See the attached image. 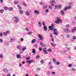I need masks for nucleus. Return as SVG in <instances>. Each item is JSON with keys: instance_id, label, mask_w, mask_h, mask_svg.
I'll use <instances>...</instances> for the list:
<instances>
[{"instance_id": "nucleus-1", "label": "nucleus", "mask_w": 76, "mask_h": 76, "mask_svg": "<svg viewBox=\"0 0 76 76\" xmlns=\"http://www.w3.org/2000/svg\"><path fill=\"white\" fill-rule=\"evenodd\" d=\"M64 31L67 32V33H69V32H70V31L67 28H64Z\"/></svg>"}, {"instance_id": "nucleus-2", "label": "nucleus", "mask_w": 76, "mask_h": 76, "mask_svg": "<svg viewBox=\"0 0 76 76\" xmlns=\"http://www.w3.org/2000/svg\"><path fill=\"white\" fill-rule=\"evenodd\" d=\"M60 22H61V19L60 18H58L57 20L55 21V23L56 24H58Z\"/></svg>"}, {"instance_id": "nucleus-3", "label": "nucleus", "mask_w": 76, "mask_h": 76, "mask_svg": "<svg viewBox=\"0 0 76 76\" xmlns=\"http://www.w3.org/2000/svg\"><path fill=\"white\" fill-rule=\"evenodd\" d=\"M43 51L45 54H48V52L47 51V49H46L45 48H44L43 49Z\"/></svg>"}, {"instance_id": "nucleus-4", "label": "nucleus", "mask_w": 76, "mask_h": 76, "mask_svg": "<svg viewBox=\"0 0 76 76\" xmlns=\"http://www.w3.org/2000/svg\"><path fill=\"white\" fill-rule=\"evenodd\" d=\"M9 33V31H7L6 32H5L3 33V35L4 36H7V34Z\"/></svg>"}, {"instance_id": "nucleus-5", "label": "nucleus", "mask_w": 76, "mask_h": 76, "mask_svg": "<svg viewBox=\"0 0 76 76\" xmlns=\"http://www.w3.org/2000/svg\"><path fill=\"white\" fill-rule=\"evenodd\" d=\"M3 72L4 73H8L9 70L6 69H3Z\"/></svg>"}, {"instance_id": "nucleus-6", "label": "nucleus", "mask_w": 76, "mask_h": 76, "mask_svg": "<svg viewBox=\"0 0 76 76\" xmlns=\"http://www.w3.org/2000/svg\"><path fill=\"white\" fill-rule=\"evenodd\" d=\"M16 57L17 58H20L21 56L19 54H17L16 55Z\"/></svg>"}, {"instance_id": "nucleus-7", "label": "nucleus", "mask_w": 76, "mask_h": 76, "mask_svg": "<svg viewBox=\"0 0 76 76\" xmlns=\"http://www.w3.org/2000/svg\"><path fill=\"white\" fill-rule=\"evenodd\" d=\"M17 48L18 49V50H21L22 47H21V46L20 45H18L17 47Z\"/></svg>"}, {"instance_id": "nucleus-8", "label": "nucleus", "mask_w": 76, "mask_h": 76, "mask_svg": "<svg viewBox=\"0 0 76 76\" xmlns=\"http://www.w3.org/2000/svg\"><path fill=\"white\" fill-rule=\"evenodd\" d=\"M38 37L40 40H42L43 38H42V35H41L40 34H39L38 35Z\"/></svg>"}, {"instance_id": "nucleus-9", "label": "nucleus", "mask_w": 76, "mask_h": 76, "mask_svg": "<svg viewBox=\"0 0 76 76\" xmlns=\"http://www.w3.org/2000/svg\"><path fill=\"white\" fill-rule=\"evenodd\" d=\"M34 13L35 14H39V12L37 10H34Z\"/></svg>"}, {"instance_id": "nucleus-10", "label": "nucleus", "mask_w": 76, "mask_h": 76, "mask_svg": "<svg viewBox=\"0 0 76 76\" xmlns=\"http://www.w3.org/2000/svg\"><path fill=\"white\" fill-rule=\"evenodd\" d=\"M49 29H50V30L51 31V30H53V28L51 26H49Z\"/></svg>"}, {"instance_id": "nucleus-11", "label": "nucleus", "mask_w": 76, "mask_h": 76, "mask_svg": "<svg viewBox=\"0 0 76 76\" xmlns=\"http://www.w3.org/2000/svg\"><path fill=\"white\" fill-rule=\"evenodd\" d=\"M43 28L45 31H47V26H43Z\"/></svg>"}, {"instance_id": "nucleus-12", "label": "nucleus", "mask_w": 76, "mask_h": 76, "mask_svg": "<svg viewBox=\"0 0 76 76\" xmlns=\"http://www.w3.org/2000/svg\"><path fill=\"white\" fill-rule=\"evenodd\" d=\"M50 3H53V4H56V2L54 0H52L51 1V2H50Z\"/></svg>"}, {"instance_id": "nucleus-13", "label": "nucleus", "mask_w": 76, "mask_h": 76, "mask_svg": "<svg viewBox=\"0 0 76 76\" xmlns=\"http://www.w3.org/2000/svg\"><path fill=\"white\" fill-rule=\"evenodd\" d=\"M36 42V39H33L32 41H31V43L32 44H34V42Z\"/></svg>"}, {"instance_id": "nucleus-14", "label": "nucleus", "mask_w": 76, "mask_h": 76, "mask_svg": "<svg viewBox=\"0 0 76 76\" xmlns=\"http://www.w3.org/2000/svg\"><path fill=\"white\" fill-rule=\"evenodd\" d=\"M33 61H34L33 60H29V61H26V62L27 63H32Z\"/></svg>"}, {"instance_id": "nucleus-15", "label": "nucleus", "mask_w": 76, "mask_h": 76, "mask_svg": "<svg viewBox=\"0 0 76 76\" xmlns=\"http://www.w3.org/2000/svg\"><path fill=\"white\" fill-rule=\"evenodd\" d=\"M19 13H20V14H21V15H22V14H23V10H19Z\"/></svg>"}, {"instance_id": "nucleus-16", "label": "nucleus", "mask_w": 76, "mask_h": 76, "mask_svg": "<svg viewBox=\"0 0 76 76\" xmlns=\"http://www.w3.org/2000/svg\"><path fill=\"white\" fill-rule=\"evenodd\" d=\"M61 15H63L64 14V12L63 10H61Z\"/></svg>"}, {"instance_id": "nucleus-17", "label": "nucleus", "mask_w": 76, "mask_h": 76, "mask_svg": "<svg viewBox=\"0 0 76 76\" xmlns=\"http://www.w3.org/2000/svg\"><path fill=\"white\" fill-rule=\"evenodd\" d=\"M18 20H15L14 21V23H15V24H16V23H17L18 22Z\"/></svg>"}, {"instance_id": "nucleus-18", "label": "nucleus", "mask_w": 76, "mask_h": 76, "mask_svg": "<svg viewBox=\"0 0 76 76\" xmlns=\"http://www.w3.org/2000/svg\"><path fill=\"white\" fill-rule=\"evenodd\" d=\"M14 3L15 4H18L19 3L18 1H15L14 2Z\"/></svg>"}, {"instance_id": "nucleus-19", "label": "nucleus", "mask_w": 76, "mask_h": 76, "mask_svg": "<svg viewBox=\"0 0 76 76\" xmlns=\"http://www.w3.org/2000/svg\"><path fill=\"white\" fill-rule=\"evenodd\" d=\"M54 68V67L52 66H50L49 67V69L51 70V69H53Z\"/></svg>"}, {"instance_id": "nucleus-20", "label": "nucleus", "mask_w": 76, "mask_h": 76, "mask_svg": "<svg viewBox=\"0 0 76 76\" xmlns=\"http://www.w3.org/2000/svg\"><path fill=\"white\" fill-rule=\"evenodd\" d=\"M52 61H53V63H54V64H55V63H56V59L54 58H53Z\"/></svg>"}, {"instance_id": "nucleus-21", "label": "nucleus", "mask_w": 76, "mask_h": 76, "mask_svg": "<svg viewBox=\"0 0 76 76\" xmlns=\"http://www.w3.org/2000/svg\"><path fill=\"white\" fill-rule=\"evenodd\" d=\"M40 63L41 64H44V61L43 60H40Z\"/></svg>"}, {"instance_id": "nucleus-22", "label": "nucleus", "mask_w": 76, "mask_h": 76, "mask_svg": "<svg viewBox=\"0 0 76 76\" xmlns=\"http://www.w3.org/2000/svg\"><path fill=\"white\" fill-rule=\"evenodd\" d=\"M33 33V32L32 31L29 32L27 34L28 35H31V34Z\"/></svg>"}, {"instance_id": "nucleus-23", "label": "nucleus", "mask_w": 76, "mask_h": 76, "mask_svg": "<svg viewBox=\"0 0 76 76\" xmlns=\"http://www.w3.org/2000/svg\"><path fill=\"white\" fill-rule=\"evenodd\" d=\"M14 18L15 19V20H19V18H18L17 17H14Z\"/></svg>"}, {"instance_id": "nucleus-24", "label": "nucleus", "mask_w": 76, "mask_h": 76, "mask_svg": "<svg viewBox=\"0 0 76 76\" xmlns=\"http://www.w3.org/2000/svg\"><path fill=\"white\" fill-rule=\"evenodd\" d=\"M17 7H18V9H22V7H21V6H20V5H17Z\"/></svg>"}, {"instance_id": "nucleus-25", "label": "nucleus", "mask_w": 76, "mask_h": 76, "mask_svg": "<svg viewBox=\"0 0 76 76\" xmlns=\"http://www.w3.org/2000/svg\"><path fill=\"white\" fill-rule=\"evenodd\" d=\"M13 9V7H11L9 8V10H10V11H12Z\"/></svg>"}, {"instance_id": "nucleus-26", "label": "nucleus", "mask_w": 76, "mask_h": 76, "mask_svg": "<svg viewBox=\"0 0 76 76\" xmlns=\"http://www.w3.org/2000/svg\"><path fill=\"white\" fill-rule=\"evenodd\" d=\"M38 23L39 26H41V25H42V23H41V22H38Z\"/></svg>"}, {"instance_id": "nucleus-27", "label": "nucleus", "mask_w": 76, "mask_h": 76, "mask_svg": "<svg viewBox=\"0 0 76 76\" xmlns=\"http://www.w3.org/2000/svg\"><path fill=\"white\" fill-rule=\"evenodd\" d=\"M67 9H70L72 8V7L70 6H68L66 7Z\"/></svg>"}, {"instance_id": "nucleus-28", "label": "nucleus", "mask_w": 76, "mask_h": 76, "mask_svg": "<svg viewBox=\"0 0 76 76\" xmlns=\"http://www.w3.org/2000/svg\"><path fill=\"white\" fill-rule=\"evenodd\" d=\"M32 52L33 54H35V49H33L32 50Z\"/></svg>"}, {"instance_id": "nucleus-29", "label": "nucleus", "mask_w": 76, "mask_h": 76, "mask_svg": "<svg viewBox=\"0 0 76 76\" xmlns=\"http://www.w3.org/2000/svg\"><path fill=\"white\" fill-rule=\"evenodd\" d=\"M26 15H27L28 16H29V15H30V13H29V12L28 11L26 12Z\"/></svg>"}, {"instance_id": "nucleus-30", "label": "nucleus", "mask_w": 76, "mask_h": 76, "mask_svg": "<svg viewBox=\"0 0 76 76\" xmlns=\"http://www.w3.org/2000/svg\"><path fill=\"white\" fill-rule=\"evenodd\" d=\"M50 45L52 47H55V45L53 43H51Z\"/></svg>"}, {"instance_id": "nucleus-31", "label": "nucleus", "mask_w": 76, "mask_h": 76, "mask_svg": "<svg viewBox=\"0 0 76 76\" xmlns=\"http://www.w3.org/2000/svg\"><path fill=\"white\" fill-rule=\"evenodd\" d=\"M4 12V10H0V13H3Z\"/></svg>"}, {"instance_id": "nucleus-32", "label": "nucleus", "mask_w": 76, "mask_h": 76, "mask_svg": "<svg viewBox=\"0 0 76 76\" xmlns=\"http://www.w3.org/2000/svg\"><path fill=\"white\" fill-rule=\"evenodd\" d=\"M52 30L54 32H56L57 31V29L55 28H53Z\"/></svg>"}, {"instance_id": "nucleus-33", "label": "nucleus", "mask_w": 76, "mask_h": 76, "mask_svg": "<svg viewBox=\"0 0 76 76\" xmlns=\"http://www.w3.org/2000/svg\"><path fill=\"white\" fill-rule=\"evenodd\" d=\"M37 70L38 71H39L41 70V69H40L39 67H37L36 68Z\"/></svg>"}, {"instance_id": "nucleus-34", "label": "nucleus", "mask_w": 76, "mask_h": 76, "mask_svg": "<svg viewBox=\"0 0 76 76\" xmlns=\"http://www.w3.org/2000/svg\"><path fill=\"white\" fill-rule=\"evenodd\" d=\"M57 8H58V6H57V5H56L55 7L54 10H56V9H57Z\"/></svg>"}, {"instance_id": "nucleus-35", "label": "nucleus", "mask_w": 76, "mask_h": 76, "mask_svg": "<svg viewBox=\"0 0 76 76\" xmlns=\"http://www.w3.org/2000/svg\"><path fill=\"white\" fill-rule=\"evenodd\" d=\"M48 51H49V52H52V50H51V49L50 48L48 49Z\"/></svg>"}, {"instance_id": "nucleus-36", "label": "nucleus", "mask_w": 76, "mask_h": 76, "mask_svg": "<svg viewBox=\"0 0 76 76\" xmlns=\"http://www.w3.org/2000/svg\"><path fill=\"white\" fill-rule=\"evenodd\" d=\"M40 57V56H39V55H37L36 57V58H39Z\"/></svg>"}, {"instance_id": "nucleus-37", "label": "nucleus", "mask_w": 76, "mask_h": 76, "mask_svg": "<svg viewBox=\"0 0 76 76\" xmlns=\"http://www.w3.org/2000/svg\"><path fill=\"white\" fill-rule=\"evenodd\" d=\"M4 9L5 10H7V7H4Z\"/></svg>"}, {"instance_id": "nucleus-38", "label": "nucleus", "mask_w": 76, "mask_h": 76, "mask_svg": "<svg viewBox=\"0 0 76 76\" xmlns=\"http://www.w3.org/2000/svg\"><path fill=\"white\" fill-rule=\"evenodd\" d=\"M26 48L25 47L23 48H22V50L23 51H25V50H26Z\"/></svg>"}, {"instance_id": "nucleus-39", "label": "nucleus", "mask_w": 76, "mask_h": 76, "mask_svg": "<svg viewBox=\"0 0 76 76\" xmlns=\"http://www.w3.org/2000/svg\"><path fill=\"white\" fill-rule=\"evenodd\" d=\"M3 42V39H0V42L1 43Z\"/></svg>"}, {"instance_id": "nucleus-40", "label": "nucleus", "mask_w": 76, "mask_h": 76, "mask_svg": "<svg viewBox=\"0 0 76 76\" xmlns=\"http://www.w3.org/2000/svg\"><path fill=\"white\" fill-rule=\"evenodd\" d=\"M15 39L12 38L10 39V41H11L13 42V41H15Z\"/></svg>"}, {"instance_id": "nucleus-41", "label": "nucleus", "mask_w": 76, "mask_h": 76, "mask_svg": "<svg viewBox=\"0 0 76 76\" xmlns=\"http://www.w3.org/2000/svg\"><path fill=\"white\" fill-rule=\"evenodd\" d=\"M66 28H69V27H70V25L69 24H66Z\"/></svg>"}, {"instance_id": "nucleus-42", "label": "nucleus", "mask_w": 76, "mask_h": 76, "mask_svg": "<svg viewBox=\"0 0 76 76\" xmlns=\"http://www.w3.org/2000/svg\"><path fill=\"white\" fill-rule=\"evenodd\" d=\"M45 12L46 13H48L49 12V10L48 9H47L45 10Z\"/></svg>"}, {"instance_id": "nucleus-43", "label": "nucleus", "mask_w": 76, "mask_h": 76, "mask_svg": "<svg viewBox=\"0 0 76 76\" xmlns=\"http://www.w3.org/2000/svg\"><path fill=\"white\" fill-rule=\"evenodd\" d=\"M0 58H3V55H2V54H0Z\"/></svg>"}, {"instance_id": "nucleus-44", "label": "nucleus", "mask_w": 76, "mask_h": 76, "mask_svg": "<svg viewBox=\"0 0 76 76\" xmlns=\"http://www.w3.org/2000/svg\"><path fill=\"white\" fill-rule=\"evenodd\" d=\"M51 26H52V27L54 28V23L51 24Z\"/></svg>"}, {"instance_id": "nucleus-45", "label": "nucleus", "mask_w": 76, "mask_h": 76, "mask_svg": "<svg viewBox=\"0 0 76 76\" xmlns=\"http://www.w3.org/2000/svg\"><path fill=\"white\" fill-rule=\"evenodd\" d=\"M47 7V5L44 6L43 7V9H46Z\"/></svg>"}, {"instance_id": "nucleus-46", "label": "nucleus", "mask_w": 76, "mask_h": 76, "mask_svg": "<svg viewBox=\"0 0 76 76\" xmlns=\"http://www.w3.org/2000/svg\"><path fill=\"white\" fill-rule=\"evenodd\" d=\"M56 64L57 65H60V62H59L57 61Z\"/></svg>"}, {"instance_id": "nucleus-47", "label": "nucleus", "mask_w": 76, "mask_h": 76, "mask_svg": "<svg viewBox=\"0 0 76 76\" xmlns=\"http://www.w3.org/2000/svg\"><path fill=\"white\" fill-rule=\"evenodd\" d=\"M42 25H43V26H45V22H43L42 23Z\"/></svg>"}, {"instance_id": "nucleus-48", "label": "nucleus", "mask_w": 76, "mask_h": 76, "mask_svg": "<svg viewBox=\"0 0 76 76\" xmlns=\"http://www.w3.org/2000/svg\"><path fill=\"white\" fill-rule=\"evenodd\" d=\"M63 53H66V51L65 50H64L62 51Z\"/></svg>"}, {"instance_id": "nucleus-49", "label": "nucleus", "mask_w": 76, "mask_h": 76, "mask_svg": "<svg viewBox=\"0 0 76 76\" xmlns=\"http://www.w3.org/2000/svg\"><path fill=\"white\" fill-rule=\"evenodd\" d=\"M67 10V7L65 8L64 9V11H66V10Z\"/></svg>"}, {"instance_id": "nucleus-50", "label": "nucleus", "mask_w": 76, "mask_h": 76, "mask_svg": "<svg viewBox=\"0 0 76 76\" xmlns=\"http://www.w3.org/2000/svg\"><path fill=\"white\" fill-rule=\"evenodd\" d=\"M68 66L69 67H71L72 66V65L71 64H68Z\"/></svg>"}, {"instance_id": "nucleus-51", "label": "nucleus", "mask_w": 76, "mask_h": 76, "mask_svg": "<svg viewBox=\"0 0 76 76\" xmlns=\"http://www.w3.org/2000/svg\"><path fill=\"white\" fill-rule=\"evenodd\" d=\"M39 51H42V48H39Z\"/></svg>"}, {"instance_id": "nucleus-52", "label": "nucleus", "mask_w": 76, "mask_h": 76, "mask_svg": "<svg viewBox=\"0 0 76 76\" xmlns=\"http://www.w3.org/2000/svg\"><path fill=\"white\" fill-rule=\"evenodd\" d=\"M5 44L7 45H9V42H6L5 43Z\"/></svg>"}, {"instance_id": "nucleus-53", "label": "nucleus", "mask_w": 76, "mask_h": 76, "mask_svg": "<svg viewBox=\"0 0 76 76\" xmlns=\"http://www.w3.org/2000/svg\"><path fill=\"white\" fill-rule=\"evenodd\" d=\"M73 29L75 30V31H76V27H75L73 28Z\"/></svg>"}, {"instance_id": "nucleus-54", "label": "nucleus", "mask_w": 76, "mask_h": 76, "mask_svg": "<svg viewBox=\"0 0 76 76\" xmlns=\"http://www.w3.org/2000/svg\"><path fill=\"white\" fill-rule=\"evenodd\" d=\"M73 39H76V37L75 36H74L73 37Z\"/></svg>"}, {"instance_id": "nucleus-55", "label": "nucleus", "mask_w": 76, "mask_h": 76, "mask_svg": "<svg viewBox=\"0 0 76 76\" xmlns=\"http://www.w3.org/2000/svg\"><path fill=\"white\" fill-rule=\"evenodd\" d=\"M53 34L54 35H57V34L56 33V32H53Z\"/></svg>"}, {"instance_id": "nucleus-56", "label": "nucleus", "mask_w": 76, "mask_h": 76, "mask_svg": "<svg viewBox=\"0 0 76 76\" xmlns=\"http://www.w3.org/2000/svg\"><path fill=\"white\" fill-rule=\"evenodd\" d=\"M3 36V33H0V37H1Z\"/></svg>"}, {"instance_id": "nucleus-57", "label": "nucleus", "mask_w": 76, "mask_h": 76, "mask_svg": "<svg viewBox=\"0 0 76 76\" xmlns=\"http://www.w3.org/2000/svg\"><path fill=\"white\" fill-rule=\"evenodd\" d=\"M49 8L50 9H51V10L53 9V8H52V7H51V6H49Z\"/></svg>"}, {"instance_id": "nucleus-58", "label": "nucleus", "mask_w": 76, "mask_h": 76, "mask_svg": "<svg viewBox=\"0 0 76 76\" xmlns=\"http://www.w3.org/2000/svg\"><path fill=\"white\" fill-rule=\"evenodd\" d=\"M0 2L1 3H3V0H0Z\"/></svg>"}, {"instance_id": "nucleus-59", "label": "nucleus", "mask_w": 76, "mask_h": 76, "mask_svg": "<svg viewBox=\"0 0 76 76\" xmlns=\"http://www.w3.org/2000/svg\"><path fill=\"white\" fill-rule=\"evenodd\" d=\"M61 5H59L58 6V8H59V9H60V8H61Z\"/></svg>"}, {"instance_id": "nucleus-60", "label": "nucleus", "mask_w": 76, "mask_h": 76, "mask_svg": "<svg viewBox=\"0 0 76 76\" xmlns=\"http://www.w3.org/2000/svg\"><path fill=\"white\" fill-rule=\"evenodd\" d=\"M52 75H55L56 72H52Z\"/></svg>"}, {"instance_id": "nucleus-61", "label": "nucleus", "mask_w": 76, "mask_h": 76, "mask_svg": "<svg viewBox=\"0 0 76 76\" xmlns=\"http://www.w3.org/2000/svg\"><path fill=\"white\" fill-rule=\"evenodd\" d=\"M72 32H74L75 31L73 29L71 30Z\"/></svg>"}, {"instance_id": "nucleus-62", "label": "nucleus", "mask_w": 76, "mask_h": 76, "mask_svg": "<svg viewBox=\"0 0 76 76\" xmlns=\"http://www.w3.org/2000/svg\"><path fill=\"white\" fill-rule=\"evenodd\" d=\"M52 4H51V6H54V4L52 3Z\"/></svg>"}, {"instance_id": "nucleus-63", "label": "nucleus", "mask_w": 76, "mask_h": 76, "mask_svg": "<svg viewBox=\"0 0 76 76\" xmlns=\"http://www.w3.org/2000/svg\"><path fill=\"white\" fill-rule=\"evenodd\" d=\"M7 76H11L10 74L9 73H8L7 75Z\"/></svg>"}, {"instance_id": "nucleus-64", "label": "nucleus", "mask_w": 76, "mask_h": 76, "mask_svg": "<svg viewBox=\"0 0 76 76\" xmlns=\"http://www.w3.org/2000/svg\"><path fill=\"white\" fill-rule=\"evenodd\" d=\"M26 31H28V28H26Z\"/></svg>"}]
</instances>
